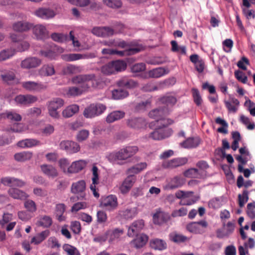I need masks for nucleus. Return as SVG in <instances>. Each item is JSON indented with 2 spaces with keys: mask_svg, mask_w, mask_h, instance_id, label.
<instances>
[{
  "mask_svg": "<svg viewBox=\"0 0 255 255\" xmlns=\"http://www.w3.org/2000/svg\"><path fill=\"white\" fill-rule=\"evenodd\" d=\"M128 92L121 87L112 91V97L115 100L123 99L128 97Z\"/></svg>",
  "mask_w": 255,
  "mask_h": 255,
  "instance_id": "36",
  "label": "nucleus"
},
{
  "mask_svg": "<svg viewBox=\"0 0 255 255\" xmlns=\"http://www.w3.org/2000/svg\"><path fill=\"white\" fill-rule=\"evenodd\" d=\"M184 175L189 178H201L199 171L196 168H190L184 172Z\"/></svg>",
  "mask_w": 255,
  "mask_h": 255,
  "instance_id": "56",
  "label": "nucleus"
},
{
  "mask_svg": "<svg viewBox=\"0 0 255 255\" xmlns=\"http://www.w3.org/2000/svg\"><path fill=\"white\" fill-rule=\"evenodd\" d=\"M115 73L125 70L127 68V63L123 60H116L112 62Z\"/></svg>",
  "mask_w": 255,
  "mask_h": 255,
  "instance_id": "48",
  "label": "nucleus"
},
{
  "mask_svg": "<svg viewBox=\"0 0 255 255\" xmlns=\"http://www.w3.org/2000/svg\"><path fill=\"white\" fill-rule=\"evenodd\" d=\"M117 85L121 88L132 89L136 87L137 83L132 79L124 77L117 82Z\"/></svg>",
  "mask_w": 255,
  "mask_h": 255,
  "instance_id": "25",
  "label": "nucleus"
},
{
  "mask_svg": "<svg viewBox=\"0 0 255 255\" xmlns=\"http://www.w3.org/2000/svg\"><path fill=\"white\" fill-rule=\"evenodd\" d=\"M40 168L43 173L49 177L54 178L58 175L56 169L51 165L43 164Z\"/></svg>",
  "mask_w": 255,
  "mask_h": 255,
  "instance_id": "31",
  "label": "nucleus"
},
{
  "mask_svg": "<svg viewBox=\"0 0 255 255\" xmlns=\"http://www.w3.org/2000/svg\"><path fill=\"white\" fill-rule=\"evenodd\" d=\"M49 235L50 231L48 230L42 231L33 237L31 240L30 243L35 245H39L44 241Z\"/></svg>",
  "mask_w": 255,
  "mask_h": 255,
  "instance_id": "29",
  "label": "nucleus"
},
{
  "mask_svg": "<svg viewBox=\"0 0 255 255\" xmlns=\"http://www.w3.org/2000/svg\"><path fill=\"white\" fill-rule=\"evenodd\" d=\"M62 59L67 61H73L84 58V56L78 53H72L62 55Z\"/></svg>",
  "mask_w": 255,
  "mask_h": 255,
  "instance_id": "53",
  "label": "nucleus"
},
{
  "mask_svg": "<svg viewBox=\"0 0 255 255\" xmlns=\"http://www.w3.org/2000/svg\"><path fill=\"white\" fill-rule=\"evenodd\" d=\"M103 2L107 6L113 8H118L122 5L121 0H103Z\"/></svg>",
  "mask_w": 255,
  "mask_h": 255,
  "instance_id": "54",
  "label": "nucleus"
},
{
  "mask_svg": "<svg viewBox=\"0 0 255 255\" xmlns=\"http://www.w3.org/2000/svg\"><path fill=\"white\" fill-rule=\"evenodd\" d=\"M160 102L167 106L166 109L162 110L163 112L164 113H168L170 111V108L173 107L177 102V99L174 96L168 94L160 99Z\"/></svg>",
  "mask_w": 255,
  "mask_h": 255,
  "instance_id": "20",
  "label": "nucleus"
},
{
  "mask_svg": "<svg viewBox=\"0 0 255 255\" xmlns=\"http://www.w3.org/2000/svg\"><path fill=\"white\" fill-rule=\"evenodd\" d=\"M148 237L145 235H141L137 236L133 241V243L136 248L142 247L147 242Z\"/></svg>",
  "mask_w": 255,
  "mask_h": 255,
  "instance_id": "41",
  "label": "nucleus"
},
{
  "mask_svg": "<svg viewBox=\"0 0 255 255\" xmlns=\"http://www.w3.org/2000/svg\"><path fill=\"white\" fill-rule=\"evenodd\" d=\"M147 123L144 118H131L127 120V126L135 129H139L144 128L146 126Z\"/></svg>",
  "mask_w": 255,
  "mask_h": 255,
  "instance_id": "10",
  "label": "nucleus"
},
{
  "mask_svg": "<svg viewBox=\"0 0 255 255\" xmlns=\"http://www.w3.org/2000/svg\"><path fill=\"white\" fill-rule=\"evenodd\" d=\"M25 200L24 203V208L27 211L30 213L35 212L37 210V206L35 202L30 199H26Z\"/></svg>",
  "mask_w": 255,
  "mask_h": 255,
  "instance_id": "52",
  "label": "nucleus"
},
{
  "mask_svg": "<svg viewBox=\"0 0 255 255\" xmlns=\"http://www.w3.org/2000/svg\"><path fill=\"white\" fill-rule=\"evenodd\" d=\"M66 210V206L63 203H59L55 206V215L57 220L61 222L65 220V218L63 214Z\"/></svg>",
  "mask_w": 255,
  "mask_h": 255,
  "instance_id": "37",
  "label": "nucleus"
},
{
  "mask_svg": "<svg viewBox=\"0 0 255 255\" xmlns=\"http://www.w3.org/2000/svg\"><path fill=\"white\" fill-rule=\"evenodd\" d=\"M223 204V199L222 197L213 198L208 202V206L210 208L215 210L220 208Z\"/></svg>",
  "mask_w": 255,
  "mask_h": 255,
  "instance_id": "40",
  "label": "nucleus"
},
{
  "mask_svg": "<svg viewBox=\"0 0 255 255\" xmlns=\"http://www.w3.org/2000/svg\"><path fill=\"white\" fill-rule=\"evenodd\" d=\"M125 116V113L121 111H116L111 113L106 118V121L109 123H113L123 119Z\"/></svg>",
  "mask_w": 255,
  "mask_h": 255,
  "instance_id": "33",
  "label": "nucleus"
},
{
  "mask_svg": "<svg viewBox=\"0 0 255 255\" xmlns=\"http://www.w3.org/2000/svg\"><path fill=\"white\" fill-rule=\"evenodd\" d=\"M240 121L247 126V128L249 130H253L255 127V124L250 121V119L244 115H241L240 117Z\"/></svg>",
  "mask_w": 255,
  "mask_h": 255,
  "instance_id": "62",
  "label": "nucleus"
},
{
  "mask_svg": "<svg viewBox=\"0 0 255 255\" xmlns=\"http://www.w3.org/2000/svg\"><path fill=\"white\" fill-rule=\"evenodd\" d=\"M223 226L226 230V233L225 235H223L220 230L217 231V237L219 238H222L225 236H228L232 234L235 230V224L232 222H229L225 224L223 223Z\"/></svg>",
  "mask_w": 255,
  "mask_h": 255,
  "instance_id": "35",
  "label": "nucleus"
},
{
  "mask_svg": "<svg viewBox=\"0 0 255 255\" xmlns=\"http://www.w3.org/2000/svg\"><path fill=\"white\" fill-rule=\"evenodd\" d=\"M147 167V164L146 162H140L139 163H137L132 166L129 169V171L131 173L137 174L144 169H145Z\"/></svg>",
  "mask_w": 255,
  "mask_h": 255,
  "instance_id": "57",
  "label": "nucleus"
},
{
  "mask_svg": "<svg viewBox=\"0 0 255 255\" xmlns=\"http://www.w3.org/2000/svg\"><path fill=\"white\" fill-rule=\"evenodd\" d=\"M71 81L73 84L78 85L84 92L87 91L91 87H96L97 81L94 74H82L73 77Z\"/></svg>",
  "mask_w": 255,
  "mask_h": 255,
  "instance_id": "1",
  "label": "nucleus"
},
{
  "mask_svg": "<svg viewBox=\"0 0 255 255\" xmlns=\"http://www.w3.org/2000/svg\"><path fill=\"white\" fill-rule=\"evenodd\" d=\"M8 194L11 198L20 200H25L29 197L26 192L16 188H9Z\"/></svg>",
  "mask_w": 255,
  "mask_h": 255,
  "instance_id": "17",
  "label": "nucleus"
},
{
  "mask_svg": "<svg viewBox=\"0 0 255 255\" xmlns=\"http://www.w3.org/2000/svg\"><path fill=\"white\" fill-rule=\"evenodd\" d=\"M32 24L26 21H18L14 23L13 25V29L17 32L26 31L31 28Z\"/></svg>",
  "mask_w": 255,
  "mask_h": 255,
  "instance_id": "30",
  "label": "nucleus"
},
{
  "mask_svg": "<svg viewBox=\"0 0 255 255\" xmlns=\"http://www.w3.org/2000/svg\"><path fill=\"white\" fill-rule=\"evenodd\" d=\"M63 249L68 255H80V253L77 249L70 245H64Z\"/></svg>",
  "mask_w": 255,
  "mask_h": 255,
  "instance_id": "51",
  "label": "nucleus"
},
{
  "mask_svg": "<svg viewBox=\"0 0 255 255\" xmlns=\"http://www.w3.org/2000/svg\"><path fill=\"white\" fill-rule=\"evenodd\" d=\"M102 72L107 75L115 74V72L114 70L113 64L112 62H109V63L104 65L101 69Z\"/></svg>",
  "mask_w": 255,
  "mask_h": 255,
  "instance_id": "59",
  "label": "nucleus"
},
{
  "mask_svg": "<svg viewBox=\"0 0 255 255\" xmlns=\"http://www.w3.org/2000/svg\"><path fill=\"white\" fill-rule=\"evenodd\" d=\"M0 76L2 80L8 84L13 81L15 78V73L12 71H9L3 73L1 74Z\"/></svg>",
  "mask_w": 255,
  "mask_h": 255,
  "instance_id": "58",
  "label": "nucleus"
},
{
  "mask_svg": "<svg viewBox=\"0 0 255 255\" xmlns=\"http://www.w3.org/2000/svg\"><path fill=\"white\" fill-rule=\"evenodd\" d=\"M87 161L85 160H79L73 162L68 167V171L69 173H77L83 170L87 165Z\"/></svg>",
  "mask_w": 255,
  "mask_h": 255,
  "instance_id": "24",
  "label": "nucleus"
},
{
  "mask_svg": "<svg viewBox=\"0 0 255 255\" xmlns=\"http://www.w3.org/2000/svg\"><path fill=\"white\" fill-rule=\"evenodd\" d=\"M136 178L133 175L128 176L123 181L120 187V191L123 194L128 192L135 182Z\"/></svg>",
  "mask_w": 255,
  "mask_h": 255,
  "instance_id": "22",
  "label": "nucleus"
},
{
  "mask_svg": "<svg viewBox=\"0 0 255 255\" xmlns=\"http://www.w3.org/2000/svg\"><path fill=\"white\" fill-rule=\"evenodd\" d=\"M151 101L147 100L135 104L134 111L137 113H141L151 108Z\"/></svg>",
  "mask_w": 255,
  "mask_h": 255,
  "instance_id": "38",
  "label": "nucleus"
},
{
  "mask_svg": "<svg viewBox=\"0 0 255 255\" xmlns=\"http://www.w3.org/2000/svg\"><path fill=\"white\" fill-rule=\"evenodd\" d=\"M4 117L8 120L13 122H19L21 120V116L13 111L7 112L4 114Z\"/></svg>",
  "mask_w": 255,
  "mask_h": 255,
  "instance_id": "49",
  "label": "nucleus"
},
{
  "mask_svg": "<svg viewBox=\"0 0 255 255\" xmlns=\"http://www.w3.org/2000/svg\"><path fill=\"white\" fill-rule=\"evenodd\" d=\"M40 144V142L39 140L32 138L23 139L18 141L17 143L18 146L22 148H30Z\"/></svg>",
  "mask_w": 255,
  "mask_h": 255,
  "instance_id": "32",
  "label": "nucleus"
},
{
  "mask_svg": "<svg viewBox=\"0 0 255 255\" xmlns=\"http://www.w3.org/2000/svg\"><path fill=\"white\" fill-rule=\"evenodd\" d=\"M192 93L195 103L198 106H201L202 103V99L199 91L197 89L193 88L192 89Z\"/></svg>",
  "mask_w": 255,
  "mask_h": 255,
  "instance_id": "61",
  "label": "nucleus"
},
{
  "mask_svg": "<svg viewBox=\"0 0 255 255\" xmlns=\"http://www.w3.org/2000/svg\"><path fill=\"white\" fill-rule=\"evenodd\" d=\"M170 125L172 124V121L169 120L160 119V139L165 138L169 137L172 133V129L164 125Z\"/></svg>",
  "mask_w": 255,
  "mask_h": 255,
  "instance_id": "15",
  "label": "nucleus"
},
{
  "mask_svg": "<svg viewBox=\"0 0 255 255\" xmlns=\"http://www.w3.org/2000/svg\"><path fill=\"white\" fill-rule=\"evenodd\" d=\"M41 64V60L36 57H29L21 62L20 67L22 69H30L38 67Z\"/></svg>",
  "mask_w": 255,
  "mask_h": 255,
  "instance_id": "9",
  "label": "nucleus"
},
{
  "mask_svg": "<svg viewBox=\"0 0 255 255\" xmlns=\"http://www.w3.org/2000/svg\"><path fill=\"white\" fill-rule=\"evenodd\" d=\"M200 143L198 137H189L180 143V145L185 148H193L197 147Z\"/></svg>",
  "mask_w": 255,
  "mask_h": 255,
  "instance_id": "27",
  "label": "nucleus"
},
{
  "mask_svg": "<svg viewBox=\"0 0 255 255\" xmlns=\"http://www.w3.org/2000/svg\"><path fill=\"white\" fill-rule=\"evenodd\" d=\"M137 213L138 209L137 207L127 208L119 211V216L127 220L133 219L137 215Z\"/></svg>",
  "mask_w": 255,
  "mask_h": 255,
  "instance_id": "21",
  "label": "nucleus"
},
{
  "mask_svg": "<svg viewBox=\"0 0 255 255\" xmlns=\"http://www.w3.org/2000/svg\"><path fill=\"white\" fill-rule=\"evenodd\" d=\"M64 101L60 98H54L48 103V110L50 116L57 118L59 115L57 109L63 106Z\"/></svg>",
  "mask_w": 255,
  "mask_h": 255,
  "instance_id": "6",
  "label": "nucleus"
},
{
  "mask_svg": "<svg viewBox=\"0 0 255 255\" xmlns=\"http://www.w3.org/2000/svg\"><path fill=\"white\" fill-rule=\"evenodd\" d=\"M170 239L175 243H180L186 242L188 240V238L181 234L172 233L170 235Z\"/></svg>",
  "mask_w": 255,
  "mask_h": 255,
  "instance_id": "55",
  "label": "nucleus"
},
{
  "mask_svg": "<svg viewBox=\"0 0 255 255\" xmlns=\"http://www.w3.org/2000/svg\"><path fill=\"white\" fill-rule=\"evenodd\" d=\"M146 69V65L143 63H138L134 64L131 67V71L132 73H138L144 71Z\"/></svg>",
  "mask_w": 255,
  "mask_h": 255,
  "instance_id": "64",
  "label": "nucleus"
},
{
  "mask_svg": "<svg viewBox=\"0 0 255 255\" xmlns=\"http://www.w3.org/2000/svg\"><path fill=\"white\" fill-rule=\"evenodd\" d=\"M47 247L51 249H59L61 245L56 237H51L47 240Z\"/></svg>",
  "mask_w": 255,
  "mask_h": 255,
  "instance_id": "60",
  "label": "nucleus"
},
{
  "mask_svg": "<svg viewBox=\"0 0 255 255\" xmlns=\"http://www.w3.org/2000/svg\"><path fill=\"white\" fill-rule=\"evenodd\" d=\"M60 147L61 149L65 150L69 154L76 153L80 149V146L77 143L70 140L61 141L60 143Z\"/></svg>",
  "mask_w": 255,
  "mask_h": 255,
  "instance_id": "8",
  "label": "nucleus"
},
{
  "mask_svg": "<svg viewBox=\"0 0 255 255\" xmlns=\"http://www.w3.org/2000/svg\"><path fill=\"white\" fill-rule=\"evenodd\" d=\"M101 206L106 211L112 212L116 210L118 206V199L116 195H110L103 198Z\"/></svg>",
  "mask_w": 255,
  "mask_h": 255,
  "instance_id": "4",
  "label": "nucleus"
},
{
  "mask_svg": "<svg viewBox=\"0 0 255 255\" xmlns=\"http://www.w3.org/2000/svg\"><path fill=\"white\" fill-rule=\"evenodd\" d=\"M14 157L16 161L23 162L31 159L32 153L30 152L23 151L15 153Z\"/></svg>",
  "mask_w": 255,
  "mask_h": 255,
  "instance_id": "42",
  "label": "nucleus"
},
{
  "mask_svg": "<svg viewBox=\"0 0 255 255\" xmlns=\"http://www.w3.org/2000/svg\"><path fill=\"white\" fill-rule=\"evenodd\" d=\"M124 150L128 156V158L134 155L138 151V148L136 146H128L123 148Z\"/></svg>",
  "mask_w": 255,
  "mask_h": 255,
  "instance_id": "63",
  "label": "nucleus"
},
{
  "mask_svg": "<svg viewBox=\"0 0 255 255\" xmlns=\"http://www.w3.org/2000/svg\"><path fill=\"white\" fill-rule=\"evenodd\" d=\"M15 54V51L12 49H7L0 52V62L5 61L12 57Z\"/></svg>",
  "mask_w": 255,
  "mask_h": 255,
  "instance_id": "46",
  "label": "nucleus"
},
{
  "mask_svg": "<svg viewBox=\"0 0 255 255\" xmlns=\"http://www.w3.org/2000/svg\"><path fill=\"white\" fill-rule=\"evenodd\" d=\"M86 183L84 180H80L72 184L71 191L75 194H77V197L72 196L70 197V201L75 202L77 200H82L85 199L86 194Z\"/></svg>",
  "mask_w": 255,
  "mask_h": 255,
  "instance_id": "2",
  "label": "nucleus"
},
{
  "mask_svg": "<svg viewBox=\"0 0 255 255\" xmlns=\"http://www.w3.org/2000/svg\"><path fill=\"white\" fill-rule=\"evenodd\" d=\"M21 84L22 88L31 92H39L46 89V86L41 82L28 81L22 82Z\"/></svg>",
  "mask_w": 255,
  "mask_h": 255,
  "instance_id": "5",
  "label": "nucleus"
},
{
  "mask_svg": "<svg viewBox=\"0 0 255 255\" xmlns=\"http://www.w3.org/2000/svg\"><path fill=\"white\" fill-rule=\"evenodd\" d=\"M52 224L51 218L48 216H43L41 217L37 222V225L44 228H48Z\"/></svg>",
  "mask_w": 255,
  "mask_h": 255,
  "instance_id": "45",
  "label": "nucleus"
},
{
  "mask_svg": "<svg viewBox=\"0 0 255 255\" xmlns=\"http://www.w3.org/2000/svg\"><path fill=\"white\" fill-rule=\"evenodd\" d=\"M83 93L79 87L72 86L69 87L66 94L68 97H76L82 95Z\"/></svg>",
  "mask_w": 255,
  "mask_h": 255,
  "instance_id": "50",
  "label": "nucleus"
},
{
  "mask_svg": "<svg viewBox=\"0 0 255 255\" xmlns=\"http://www.w3.org/2000/svg\"><path fill=\"white\" fill-rule=\"evenodd\" d=\"M186 229L189 232L194 234H202L204 232L203 229L199 227L197 222H192L188 224Z\"/></svg>",
  "mask_w": 255,
  "mask_h": 255,
  "instance_id": "43",
  "label": "nucleus"
},
{
  "mask_svg": "<svg viewBox=\"0 0 255 255\" xmlns=\"http://www.w3.org/2000/svg\"><path fill=\"white\" fill-rule=\"evenodd\" d=\"M149 118L155 120V122H151L149 124V128H152L155 126V123L158 124L159 117V110L158 109H155L149 112L148 113Z\"/></svg>",
  "mask_w": 255,
  "mask_h": 255,
  "instance_id": "47",
  "label": "nucleus"
},
{
  "mask_svg": "<svg viewBox=\"0 0 255 255\" xmlns=\"http://www.w3.org/2000/svg\"><path fill=\"white\" fill-rule=\"evenodd\" d=\"M34 14L43 19L53 18L56 13L55 11L49 8H39L34 11Z\"/></svg>",
  "mask_w": 255,
  "mask_h": 255,
  "instance_id": "14",
  "label": "nucleus"
},
{
  "mask_svg": "<svg viewBox=\"0 0 255 255\" xmlns=\"http://www.w3.org/2000/svg\"><path fill=\"white\" fill-rule=\"evenodd\" d=\"M83 70L81 66L74 65H69L64 70V72L66 74H74L81 73Z\"/></svg>",
  "mask_w": 255,
  "mask_h": 255,
  "instance_id": "44",
  "label": "nucleus"
},
{
  "mask_svg": "<svg viewBox=\"0 0 255 255\" xmlns=\"http://www.w3.org/2000/svg\"><path fill=\"white\" fill-rule=\"evenodd\" d=\"M55 73V69L52 64H44L39 70V75L42 77H48L53 75Z\"/></svg>",
  "mask_w": 255,
  "mask_h": 255,
  "instance_id": "28",
  "label": "nucleus"
},
{
  "mask_svg": "<svg viewBox=\"0 0 255 255\" xmlns=\"http://www.w3.org/2000/svg\"><path fill=\"white\" fill-rule=\"evenodd\" d=\"M92 171L93 174V177L92 178V184L90 185V189L93 192L94 196L95 197L98 198L99 197V194L96 191V185L99 183V178L98 168L95 165L93 166Z\"/></svg>",
  "mask_w": 255,
  "mask_h": 255,
  "instance_id": "19",
  "label": "nucleus"
},
{
  "mask_svg": "<svg viewBox=\"0 0 255 255\" xmlns=\"http://www.w3.org/2000/svg\"><path fill=\"white\" fill-rule=\"evenodd\" d=\"M185 183V179L182 176L177 175L168 179L163 188L166 190L176 189L181 187Z\"/></svg>",
  "mask_w": 255,
  "mask_h": 255,
  "instance_id": "7",
  "label": "nucleus"
},
{
  "mask_svg": "<svg viewBox=\"0 0 255 255\" xmlns=\"http://www.w3.org/2000/svg\"><path fill=\"white\" fill-rule=\"evenodd\" d=\"M188 161L186 157L175 158L163 163L162 165L166 168H176L185 164Z\"/></svg>",
  "mask_w": 255,
  "mask_h": 255,
  "instance_id": "16",
  "label": "nucleus"
},
{
  "mask_svg": "<svg viewBox=\"0 0 255 255\" xmlns=\"http://www.w3.org/2000/svg\"><path fill=\"white\" fill-rule=\"evenodd\" d=\"M193 194V192H184L183 191H177L175 195L177 198L182 199L181 202L183 204L186 205H191L194 202L190 201H187V198H190L192 196Z\"/></svg>",
  "mask_w": 255,
  "mask_h": 255,
  "instance_id": "34",
  "label": "nucleus"
},
{
  "mask_svg": "<svg viewBox=\"0 0 255 255\" xmlns=\"http://www.w3.org/2000/svg\"><path fill=\"white\" fill-rule=\"evenodd\" d=\"M37 98L33 95H19L15 97L14 100L17 104L21 105H27L34 103L37 101Z\"/></svg>",
  "mask_w": 255,
  "mask_h": 255,
  "instance_id": "12",
  "label": "nucleus"
},
{
  "mask_svg": "<svg viewBox=\"0 0 255 255\" xmlns=\"http://www.w3.org/2000/svg\"><path fill=\"white\" fill-rule=\"evenodd\" d=\"M142 49V46L138 45L134 48H129L123 51L115 50L114 55H118L120 56L131 55L140 52Z\"/></svg>",
  "mask_w": 255,
  "mask_h": 255,
  "instance_id": "26",
  "label": "nucleus"
},
{
  "mask_svg": "<svg viewBox=\"0 0 255 255\" xmlns=\"http://www.w3.org/2000/svg\"><path fill=\"white\" fill-rule=\"evenodd\" d=\"M32 32L37 39L43 40L48 37V31L45 26L37 24L32 26Z\"/></svg>",
  "mask_w": 255,
  "mask_h": 255,
  "instance_id": "13",
  "label": "nucleus"
},
{
  "mask_svg": "<svg viewBox=\"0 0 255 255\" xmlns=\"http://www.w3.org/2000/svg\"><path fill=\"white\" fill-rule=\"evenodd\" d=\"M79 110V107L77 105H72L67 107L62 112L63 117L70 118L77 113Z\"/></svg>",
  "mask_w": 255,
  "mask_h": 255,
  "instance_id": "39",
  "label": "nucleus"
},
{
  "mask_svg": "<svg viewBox=\"0 0 255 255\" xmlns=\"http://www.w3.org/2000/svg\"><path fill=\"white\" fill-rule=\"evenodd\" d=\"M92 32L97 36L103 37L112 36L116 33L114 29L107 26L94 27L93 28Z\"/></svg>",
  "mask_w": 255,
  "mask_h": 255,
  "instance_id": "11",
  "label": "nucleus"
},
{
  "mask_svg": "<svg viewBox=\"0 0 255 255\" xmlns=\"http://www.w3.org/2000/svg\"><path fill=\"white\" fill-rule=\"evenodd\" d=\"M63 49L55 44H52L46 49L41 50L39 54L50 60L55 59L60 54L63 53Z\"/></svg>",
  "mask_w": 255,
  "mask_h": 255,
  "instance_id": "3",
  "label": "nucleus"
},
{
  "mask_svg": "<svg viewBox=\"0 0 255 255\" xmlns=\"http://www.w3.org/2000/svg\"><path fill=\"white\" fill-rule=\"evenodd\" d=\"M108 158L111 162H115L116 161L126 160L128 159V156H127L123 148H122L119 151L111 153L108 155Z\"/></svg>",
  "mask_w": 255,
  "mask_h": 255,
  "instance_id": "23",
  "label": "nucleus"
},
{
  "mask_svg": "<svg viewBox=\"0 0 255 255\" xmlns=\"http://www.w3.org/2000/svg\"><path fill=\"white\" fill-rule=\"evenodd\" d=\"M224 103L229 112L231 113H236L240 105L239 101L231 95H229V100H225Z\"/></svg>",
  "mask_w": 255,
  "mask_h": 255,
  "instance_id": "18",
  "label": "nucleus"
}]
</instances>
